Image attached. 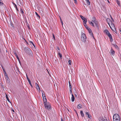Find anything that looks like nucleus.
<instances>
[{"label": "nucleus", "mask_w": 121, "mask_h": 121, "mask_svg": "<svg viewBox=\"0 0 121 121\" xmlns=\"http://www.w3.org/2000/svg\"><path fill=\"white\" fill-rule=\"evenodd\" d=\"M30 43H31L32 44V43H33L32 41H30Z\"/></svg>", "instance_id": "a18cd8bd"}, {"label": "nucleus", "mask_w": 121, "mask_h": 121, "mask_svg": "<svg viewBox=\"0 0 121 121\" xmlns=\"http://www.w3.org/2000/svg\"><path fill=\"white\" fill-rule=\"evenodd\" d=\"M68 63H69V64L70 65H71V61L70 60H69Z\"/></svg>", "instance_id": "bb28decb"}, {"label": "nucleus", "mask_w": 121, "mask_h": 121, "mask_svg": "<svg viewBox=\"0 0 121 121\" xmlns=\"http://www.w3.org/2000/svg\"><path fill=\"white\" fill-rule=\"evenodd\" d=\"M82 105L80 104L78 105L77 106V108L78 109L81 108H82Z\"/></svg>", "instance_id": "2eb2a0df"}, {"label": "nucleus", "mask_w": 121, "mask_h": 121, "mask_svg": "<svg viewBox=\"0 0 121 121\" xmlns=\"http://www.w3.org/2000/svg\"><path fill=\"white\" fill-rule=\"evenodd\" d=\"M72 96L71 98V100L73 102L74 100V97L73 94H72Z\"/></svg>", "instance_id": "ddd939ff"}, {"label": "nucleus", "mask_w": 121, "mask_h": 121, "mask_svg": "<svg viewBox=\"0 0 121 121\" xmlns=\"http://www.w3.org/2000/svg\"><path fill=\"white\" fill-rule=\"evenodd\" d=\"M110 21V23H111V21Z\"/></svg>", "instance_id": "5fc2aeb1"}, {"label": "nucleus", "mask_w": 121, "mask_h": 121, "mask_svg": "<svg viewBox=\"0 0 121 121\" xmlns=\"http://www.w3.org/2000/svg\"><path fill=\"white\" fill-rule=\"evenodd\" d=\"M13 4H14V5H15V4H16L14 3H13Z\"/></svg>", "instance_id": "3c124183"}, {"label": "nucleus", "mask_w": 121, "mask_h": 121, "mask_svg": "<svg viewBox=\"0 0 121 121\" xmlns=\"http://www.w3.org/2000/svg\"><path fill=\"white\" fill-rule=\"evenodd\" d=\"M115 47L116 48H117L118 47L116 45H115Z\"/></svg>", "instance_id": "37998d69"}, {"label": "nucleus", "mask_w": 121, "mask_h": 121, "mask_svg": "<svg viewBox=\"0 0 121 121\" xmlns=\"http://www.w3.org/2000/svg\"><path fill=\"white\" fill-rule=\"evenodd\" d=\"M4 72V73H6V71L5 70V69H3Z\"/></svg>", "instance_id": "f704fd0d"}, {"label": "nucleus", "mask_w": 121, "mask_h": 121, "mask_svg": "<svg viewBox=\"0 0 121 121\" xmlns=\"http://www.w3.org/2000/svg\"><path fill=\"white\" fill-rule=\"evenodd\" d=\"M3 4H4L2 2H1L0 1V5H3Z\"/></svg>", "instance_id": "c756f323"}, {"label": "nucleus", "mask_w": 121, "mask_h": 121, "mask_svg": "<svg viewBox=\"0 0 121 121\" xmlns=\"http://www.w3.org/2000/svg\"><path fill=\"white\" fill-rule=\"evenodd\" d=\"M88 116V118H91V116H90V115L89 114V115Z\"/></svg>", "instance_id": "473e14b6"}, {"label": "nucleus", "mask_w": 121, "mask_h": 121, "mask_svg": "<svg viewBox=\"0 0 121 121\" xmlns=\"http://www.w3.org/2000/svg\"><path fill=\"white\" fill-rule=\"evenodd\" d=\"M1 67L2 68V69H4V68L3 67V66L2 65H1Z\"/></svg>", "instance_id": "79ce46f5"}, {"label": "nucleus", "mask_w": 121, "mask_h": 121, "mask_svg": "<svg viewBox=\"0 0 121 121\" xmlns=\"http://www.w3.org/2000/svg\"><path fill=\"white\" fill-rule=\"evenodd\" d=\"M86 2V3L88 5H90V3L89 0H85Z\"/></svg>", "instance_id": "dca6fc26"}, {"label": "nucleus", "mask_w": 121, "mask_h": 121, "mask_svg": "<svg viewBox=\"0 0 121 121\" xmlns=\"http://www.w3.org/2000/svg\"><path fill=\"white\" fill-rule=\"evenodd\" d=\"M116 2H117V4L119 5V4H120V3H119V1H118V0H116Z\"/></svg>", "instance_id": "c85d7f7f"}, {"label": "nucleus", "mask_w": 121, "mask_h": 121, "mask_svg": "<svg viewBox=\"0 0 121 121\" xmlns=\"http://www.w3.org/2000/svg\"><path fill=\"white\" fill-rule=\"evenodd\" d=\"M57 49L58 50H60L59 48H58V47H57Z\"/></svg>", "instance_id": "49530a36"}, {"label": "nucleus", "mask_w": 121, "mask_h": 121, "mask_svg": "<svg viewBox=\"0 0 121 121\" xmlns=\"http://www.w3.org/2000/svg\"><path fill=\"white\" fill-rule=\"evenodd\" d=\"M110 53L111 55L114 56V55L115 52L112 48H111L110 51Z\"/></svg>", "instance_id": "6e6552de"}, {"label": "nucleus", "mask_w": 121, "mask_h": 121, "mask_svg": "<svg viewBox=\"0 0 121 121\" xmlns=\"http://www.w3.org/2000/svg\"><path fill=\"white\" fill-rule=\"evenodd\" d=\"M104 32L105 33L106 35H107L110 39H112V38L111 35L110 33L108 30H105L104 31Z\"/></svg>", "instance_id": "423d86ee"}, {"label": "nucleus", "mask_w": 121, "mask_h": 121, "mask_svg": "<svg viewBox=\"0 0 121 121\" xmlns=\"http://www.w3.org/2000/svg\"><path fill=\"white\" fill-rule=\"evenodd\" d=\"M42 96H45V93L43 91H42Z\"/></svg>", "instance_id": "5701e85b"}, {"label": "nucleus", "mask_w": 121, "mask_h": 121, "mask_svg": "<svg viewBox=\"0 0 121 121\" xmlns=\"http://www.w3.org/2000/svg\"><path fill=\"white\" fill-rule=\"evenodd\" d=\"M14 53L15 55V56H17V54L15 52H14Z\"/></svg>", "instance_id": "4c0bfd02"}, {"label": "nucleus", "mask_w": 121, "mask_h": 121, "mask_svg": "<svg viewBox=\"0 0 121 121\" xmlns=\"http://www.w3.org/2000/svg\"><path fill=\"white\" fill-rule=\"evenodd\" d=\"M58 54L60 56V58H61L62 57V55L61 54L60 52H59Z\"/></svg>", "instance_id": "4be33fe9"}, {"label": "nucleus", "mask_w": 121, "mask_h": 121, "mask_svg": "<svg viewBox=\"0 0 121 121\" xmlns=\"http://www.w3.org/2000/svg\"><path fill=\"white\" fill-rule=\"evenodd\" d=\"M44 106L46 109H48V110H49L51 109L50 105L49 103L46 102L45 103H44Z\"/></svg>", "instance_id": "20e7f679"}, {"label": "nucleus", "mask_w": 121, "mask_h": 121, "mask_svg": "<svg viewBox=\"0 0 121 121\" xmlns=\"http://www.w3.org/2000/svg\"><path fill=\"white\" fill-rule=\"evenodd\" d=\"M28 51L30 52H32V51H31V50L29 48L28 49Z\"/></svg>", "instance_id": "e433bc0d"}, {"label": "nucleus", "mask_w": 121, "mask_h": 121, "mask_svg": "<svg viewBox=\"0 0 121 121\" xmlns=\"http://www.w3.org/2000/svg\"><path fill=\"white\" fill-rule=\"evenodd\" d=\"M20 10L21 13H24V12L22 9H21Z\"/></svg>", "instance_id": "cd10ccee"}, {"label": "nucleus", "mask_w": 121, "mask_h": 121, "mask_svg": "<svg viewBox=\"0 0 121 121\" xmlns=\"http://www.w3.org/2000/svg\"><path fill=\"white\" fill-rule=\"evenodd\" d=\"M32 44L33 45V46L35 47V45L33 43H32Z\"/></svg>", "instance_id": "ea45409f"}, {"label": "nucleus", "mask_w": 121, "mask_h": 121, "mask_svg": "<svg viewBox=\"0 0 121 121\" xmlns=\"http://www.w3.org/2000/svg\"><path fill=\"white\" fill-rule=\"evenodd\" d=\"M70 89V93H71V94L72 95V88L71 89Z\"/></svg>", "instance_id": "2f4dec72"}, {"label": "nucleus", "mask_w": 121, "mask_h": 121, "mask_svg": "<svg viewBox=\"0 0 121 121\" xmlns=\"http://www.w3.org/2000/svg\"><path fill=\"white\" fill-rule=\"evenodd\" d=\"M16 57L17 58V59L18 60V61L20 62V60H19V57H18V56H16Z\"/></svg>", "instance_id": "c9c22d12"}, {"label": "nucleus", "mask_w": 121, "mask_h": 121, "mask_svg": "<svg viewBox=\"0 0 121 121\" xmlns=\"http://www.w3.org/2000/svg\"><path fill=\"white\" fill-rule=\"evenodd\" d=\"M80 17L83 20L84 23H86L87 22V20L84 17L81 15L80 16Z\"/></svg>", "instance_id": "0eeeda50"}, {"label": "nucleus", "mask_w": 121, "mask_h": 121, "mask_svg": "<svg viewBox=\"0 0 121 121\" xmlns=\"http://www.w3.org/2000/svg\"><path fill=\"white\" fill-rule=\"evenodd\" d=\"M4 72V73H6V71L5 70V69H3Z\"/></svg>", "instance_id": "72a5a7b5"}, {"label": "nucleus", "mask_w": 121, "mask_h": 121, "mask_svg": "<svg viewBox=\"0 0 121 121\" xmlns=\"http://www.w3.org/2000/svg\"><path fill=\"white\" fill-rule=\"evenodd\" d=\"M6 81L7 82H10V79L9 78V77H7L6 78Z\"/></svg>", "instance_id": "6ab92c4d"}, {"label": "nucleus", "mask_w": 121, "mask_h": 121, "mask_svg": "<svg viewBox=\"0 0 121 121\" xmlns=\"http://www.w3.org/2000/svg\"><path fill=\"white\" fill-rule=\"evenodd\" d=\"M42 97L43 98V100L44 103H45V102H47V100L46 97L45 96H42Z\"/></svg>", "instance_id": "9d476101"}, {"label": "nucleus", "mask_w": 121, "mask_h": 121, "mask_svg": "<svg viewBox=\"0 0 121 121\" xmlns=\"http://www.w3.org/2000/svg\"><path fill=\"white\" fill-rule=\"evenodd\" d=\"M69 89H71L72 88V86L71 85L70 83V82L69 81Z\"/></svg>", "instance_id": "412c9836"}, {"label": "nucleus", "mask_w": 121, "mask_h": 121, "mask_svg": "<svg viewBox=\"0 0 121 121\" xmlns=\"http://www.w3.org/2000/svg\"><path fill=\"white\" fill-rule=\"evenodd\" d=\"M16 8V9L17 10V11H18V9H17V8Z\"/></svg>", "instance_id": "09e8293b"}, {"label": "nucleus", "mask_w": 121, "mask_h": 121, "mask_svg": "<svg viewBox=\"0 0 121 121\" xmlns=\"http://www.w3.org/2000/svg\"><path fill=\"white\" fill-rule=\"evenodd\" d=\"M84 26H85V27H86V28L87 30H89L90 29L87 26L86 24V23H84Z\"/></svg>", "instance_id": "f8f14e48"}, {"label": "nucleus", "mask_w": 121, "mask_h": 121, "mask_svg": "<svg viewBox=\"0 0 121 121\" xmlns=\"http://www.w3.org/2000/svg\"><path fill=\"white\" fill-rule=\"evenodd\" d=\"M6 99H7L8 101L9 102H10V101L9 99V98L8 96L6 95Z\"/></svg>", "instance_id": "aec40b11"}, {"label": "nucleus", "mask_w": 121, "mask_h": 121, "mask_svg": "<svg viewBox=\"0 0 121 121\" xmlns=\"http://www.w3.org/2000/svg\"><path fill=\"white\" fill-rule=\"evenodd\" d=\"M62 121V119H61V121Z\"/></svg>", "instance_id": "864d4df0"}, {"label": "nucleus", "mask_w": 121, "mask_h": 121, "mask_svg": "<svg viewBox=\"0 0 121 121\" xmlns=\"http://www.w3.org/2000/svg\"><path fill=\"white\" fill-rule=\"evenodd\" d=\"M15 7L16 8H17V5L16 4H15Z\"/></svg>", "instance_id": "c03bdc74"}, {"label": "nucleus", "mask_w": 121, "mask_h": 121, "mask_svg": "<svg viewBox=\"0 0 121 121\" xmlns=\"http://www.w3.org/2000/svg\"><path fill=\"white\" fill-rule=\"evenodd\" d=\"M89 24L91 26H94V24L93 23V22L92 21H89Z\"/></svg>", "instance_id": "9b49d317"}, {"label": "nucleus", "mask_w": 121, "mask_h": 121, "mask_svg": "<svg viewBox=\"0 0 121 121\" xmlns=\"http://www.w3.org/2000/svg\"><path fill=\"white\" fill-rule=\"evenodd\" d=\"M108 19L109 20V19H108V18L107 19V20Z\"/></svg>", "instance_id": "603ef678"}, {"label": "nucleus", "mask_w": 121, "mask_h": 121, "mask_svg": "<svg viewBox=\"0 0 121 121\" xmlns=\"http://www.w3.org/2000/svg\"><path fill=\"white\" fill-rule=\"evenodd\" d=\"M35 86L36 89L38 90V91H40V90L39 87L38 86L37 84L36 83H35Z\"/></svg>", "instance_id": "1a4fd4ad"}, {"label": "nucleus", "mask_w": 121, "mask_h": 121, "mask_svg": "<svg viewBox=\"0 0 121 121\" xmlns=\"http://www.w3.org/2000/svg\"><path fill=\"white\" fill-rule=\"evenodd\" d=\"M89 113L88 112H86V116L89 115Z\"/></svg>", "instance_id": "7c9ffc66"}, {"label": "nucleus", "mask_w": 121, "mask_h": 121, "mask_svg": "<svg viewBox=\"0 0 121 121\" xmlns=\"http://www.w3.org/2000/svg\"><path fill=\"white\" fill-rule=\"evenodd\" d=\"M4 73V74H5V78H6L7 77H8V75H7V73Z\"/></svg>", "instance_id": "a878e982"}, {"label": "nucleus", "mask_w": 121, "mask_h": 121, "mask_svg": "<svg viewBox=\"0 0 121 121\" xmlns=\"http://www.w3.org/2000/svg\"><path fill=\"white\" fill-rule=\"evenodd\" d=\"M26 78H27V77H28L27 74H26Z\"/></svg>", "instance_id": "de8ad7c7"}, {"label": "nucleus", "mask_w": 121, "mask_h": 121, "mask_svg": "<svg viewBox=\"0 0 121 121\" xmlns=\"http://www.w3.org/2000/svg\"><path fill=\"white\" fill-rule=\"evenodd\" d=\"M109 2V1H108V2Z\"/></svg>", "instance_id": "6e6d98bb"}, {"label": "nucleus", "mask_w": 121, "mask_h": 121, "mask_svg": "<svg viewBox=\"0 0 121 121\" xmlns=\"http://www.w3.org/2000/svg\"><path fill=\"white\" fill-rule=\"evenodd\" d=\"M59 17H60V22H61V23L62 25H63V22H62V20L61 19V18L59 16Z\"/></svg>", "instance_id": "b1692460"}, {"label": "nucleus", "mask_w": 121, "mask_h": 121, "mask_svg": "<svg viewBox=\"0 0 121 121\" xmlns=\"http://www.w3.org/2000/svg\"><path fill=\"white\" fill-rule=\"evenodd\" d=\"M74 1V2L75 3H77V0H73Z\"/></svg>", "instance_id": "58836bf2"}, {"label": "nucleus", "mask_w": 121, "mask_h": 121, "mask_svg": "<svg viewBox=\"0 0 121 121\" xmlns=\"http://www.w3.org/2000/svg\"><path fill=\"white\" fill-rule=\"evenodd\" d=\"M80 113L82 117H84V115L83 112V111H80Z\"/></svg>", "instance_id": "a211bd4d"}, {"label": "nucleus", "mask_w": 121, "mask_h": 121, "mask_svg": "<svg viewBox=\"0 0 121 121\" xmlns=\"http://www.w3.org/2000/svg\"><path fill=\"white\" fill-rule=\"evenodd\" d=\"M27 80H28V82H29V83L30 85V86L32 87V86L31 83V82H30V80L29 79V78H28V77H27Z\"/></svg>", "instance_id": "4468645a"}, {"label": "nucleus", "mask_w": 121, "mask_h": 121, "mask_svg": "<svg viewBox=\"0 0 121 121\" xmlns=\"http://www.w3.org/2000/svg\"><path fill=\"white\" fill-rule=\"evenodd\" d=\"M0 1H1V0H0Z\"/></svg>", "instance_id": "4d7b16f0"}, {"label": "nucleus", "mask_w": 121, "mask_h": 121, "mask_svg": "<svg viewBox=\"0 0 121 121\" xmlns=\"http://www.w3.org/2000/svg\"><path fill=\"white\" fill-rule=\"evenodd\" d=\"M88 30L89 31V33L90 34H91V36H93L92 32H91V30L90 29L89 30Z\"/></svg>", "instance_id": "f3484780"}, {"label": "nucleus", "mask_w": 121, "mask_h": 121, "mask_svg": "<svg viewBox=\"0 0 121 121\" xmlns=\"http://www.w3.org/2000/svg\"><path fill=\"white\" fill-rule=\"evenodd\" d=\"M35 13L37 16V17H38L39 18H40V16L36 12H35Z\"/></svg>", "instance_id": "393cba45"}, {"label": "nucleus", "mask_w": 121, "mask_h": 121, "mask_svg": "<svg viewBox=\"0 0 121 121\" xmlns=\"http://www.w3.org/2000/svg\"><path fill=\"white\" fill-rule=\"evenodd\" d=\"M53 36L54 39H55V36L53 34Z\"/></svg>", "instance_id": "a19ab883"}, {"label": "nucleus", "mask_w": 121, "mask_h": 121, "mask_svg": "<svg viewBox=\"0 0 121 121\" xmlns=\"http://www.w3.org/2000/svg\"><path fill=\"white\" fill-rule=\"evenodd\" d=\"M113 121H120V118L119 115L117 114H115L113 117Z\"/></svg>", "instance_id": "f257e3e1"}, {"label": "nucleus", "mask_w": 121, "mask_h": 121, "mask_svg": "<svg viewBox=\"0 0 121 121\" xmlns=\"http://www.w3.org/2000/svg\"><path fill=\"white\" fill-rule=\"evenodd\" d=\"M110 17H111V19H112V16H110Z\"/></svg>", "instance_id": "8fccbe9b"}, {"label": "nucleus", "mask_w": 121, "mask_h": 121, "mask_svg": "<svg viewBox=\"0 0 121 121\" xmlns=\"http://www.w3.org/2000/svg\"><path fill=\"white\" fill-rule=\"evenodd\" d=\"M92 19V21L95 24L96 27L98 28H99V26L95 18L94 17H93Z\"/></svg>", "instance_id": "39448f33"}, {"label": "nucleus", "mask_w": 121, "mask_h": 121, "mask_svg": "<svg viewBox=\"0 0 121 121\" xmlns=\"http://www.w3.org/2000/svg\"><path fill=\"white\" fill-rule=\"evenodd\" d=\"M111 22V25H110V23H109V22H108V24L112 30L114 32H116V31L114 25Z\"/></svg>", "instance_id": "7ed1b4c3"}, {"label": "nucleus", "mask_w": 121, "mask_h": 121, "mask_svg": "<svg viewBox=\"0 0 121 121\" xmlns=\"http://www.w3.org/2000/svg\"><path fill=\"white\" fill-rule=\"evenodd\" d=\"M86 38L85 34L84 33L82 32L81 33V36L82 41L84 43L86 42Z\"/></svg>", "instance_id": "f03ea898"}]
</instances>
